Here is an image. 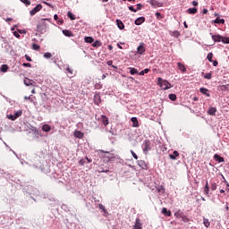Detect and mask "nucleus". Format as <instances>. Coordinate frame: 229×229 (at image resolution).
I'll return each mask as SVG.
<instances>
[{
	"label": "nucleus",
	"instance_id": "obj_1",
	"mask_svg": "<svg viewBox=\"0 0 229 229\" xmlns=\"http://www.w3.org/2000/svg\"><path fill=\"white\" fill-rule=\"evenodd\" d=\"M157 85H159V87H163V90H168V89H171L170 82L167 81H164L162 77L157 78Z\"/></svg>",
	"mask_w": 229,
	"mask_h": 229
},
{
	"label": "nucleus",
	"instance_id": "obj_2",
	"mask_svg": "<svg viewBox=\"0 0 229 229\" xmlns=\"http://www.w3.org/2000/svg\"><path fill=\"white\" fill-rule=\"evenodd\" d=\"M40 10H42V4H39L36 5V7L30 12V13L33 17V15L38 13V12H40Z\"/></svg>",
	"mask_w": 229,
	"mask_h": 229
},
{
	"label": "nucleus",
	"instance_id": "obj_3",
	"mask_svg": "<svg viewBox=\"0 0 229 229\" xmlns=\"http://www.w3.org/2000/svg\"><path fill=\"white\" fill-rule=\"evenodd\" d=\"M137 51L139 55H144V53H146V47H144V43L140 44V46L137 47Z\"/></svg>",
	"mask_w": 229,
	"mask_h": 229
},
{
	"label": "nucleus",
	"instance_id": "obj_4",
	"mask_svg": "<svg viewBox=\"0 0 229 229\" xmlns=\"http://www.w3.org/2000/svg\"><path fill=\"white\" fill-rule=\"evenodd\" d=\"M151 149V142L149 140H145L143 142V151H149Z\"/></svg>",
	"mask_w": 229,
	"mask_h": 229
},
{
	"label": "nucleus",
	"instance_id": "obj_5",
	"mask_svg": "<svg viewBox=\"0 0 229 229\" xmlns=\"http://www.w3.org/2000/svg\"><path fill=\"white\" fill-rule=\"evenodd\" d=\"M94 103L97 106H99L101 104V95H99L98 93H96L94 95Z\"/></svg>",
	"mask_w": 229,
	"mask_h": 229
},
{
	"label": "nucleus",
	"instance_id": "obj_6",
	"mask_svg": "<svg viewBox=\"0 0 229 229\" xmlns=\"http://www.w3.org/2000/svg\"><path fill=\"white\" fill-rule=\"evenodd\" d=\"M177 69H179L181 72H187V67L182 63H177Z\"/></svg>",
	"mask_w": 229,
	"mask_h": 229
},
{
	"label": "nucleus",
	"instance_id": "obj_7",
	"mask_svg": "<svg viewBox=\"0 0 229 229\" xmlns=\"http://www.w3.org/2000/svg\"><path fill=\"white\" fill-rule=\"evenodd\" d=\"M177 217H179L181 219V221H182V223H189V217H187L185 215H182L180 213L176 214Z\"/></svg>",
	"mask_w": 229,
	"mask_h": 229
},
{
	"label": "nucleus",
	"instance_id": "obj_8",
	"mask_svg": "<svg viewBox=\"0 0 229 229\" xmlns=\"http://www.w3.org/2000/svg\"><path fill=\"white\" fill-rule=\"evenodd\" d=\"M150 4L152 5V6H154L155 8H161V6H164V4H162V3H160V2H158V1H157V0H152L151 2H150Z\"/></svg>",
	"mask_w": 229,
	"mask_h": 229
},
{
	"label": "nucleus",
	"instance_id": "obj_9",
	"mask_svg": "<svg viewBox=\"0 0 229 229\" xmlns=\"http://www.w3.org/2000/svg\"><path fill=\"white\" fill-rule=\"evenodd\" d=\"M132 229H142V223H140V218H136V222Z\"/></svg>",
	"mask_w": 229,
	"mask_h": 229
},
{
	"label": "nucleus",
	"instance_id": "obj_10",
	"mask_svg": "<svg viewBox=\"0 0 229 229\" xmlns=\"http://www.w3.org/2000/svg\"><path fill=\"white\" fill-rule=\"evenodd\" d=\"M145 21H146V18L140 17L135 20L134 24H136V26H140V24H142Z\"/></svg>",
	"mask_w": 229,
	"mask_h": 229
},
{
	"label": "nucleus",
	"instance_id": "obj_11",
	"mask_svg": "<svg viewBox=\"0 0 229 229\" xmlns=\"http://www.w3.org/2000/svg\"><path fill=\"white\" fill-rule=\"evenodd\" d=\"M212 39L214 40V42H221L223 36L217 34V35H212Z\"/></svg>",
	"mask_w": 229,
	"mask_h": 229
},
{
	"label": "nucleus",
	"instance_id": "obj_12",
	"mask_svg": "<svg viewBox=\"0 0 229 229\" xmlns=\"http://www.w3.org/2000/svg\"><path fill=\"white\" fill-rule=\"evenodd\" d=\"M101 122L103 123L104 126H108L109 124V121H108V117H106V115H101Z\"/></svg>",
	"mask_w": 229,
	"mask_h": 229
},
{
	"label": "nucleus",
	"instance_id": "obj_13",
	"mask_svg": "<svg viewBox=\"0 0 229 229\" xmlns=\"http://www.w3.org/2000/svg\"><path fill=\"white\" fill-rule=\"evenodd\" d=\"M131 121L132 123L133 128H139V120L137 119V117H132Z\"/></svg>",
	"mask_w": 229,
	"mask_h": 229
},
{
	"label": "nucleus",
	"instance_id": "obj_14",
	"mask_svg": "<svg viewBox=\"0 0 229 229\" xmlns=\"http://www.w3.org/2000/svg\"><path fill=\"white\" fill-rule=\"evenodd\" d=\"M171 160H176V157H180V153L177 150H174L173 154L169 155Z\"/></svg>",
	"mask_w": 229,
	"mask_h": 229
},
{
	"label": "nucleus",
	"instance_id": "obj_15",
	"mask_svg": "<svg viewBox=\"0 0 229 229\" xmlns=\"http://www.w3.org/2000/svg\"><path fill=\"white\" fill-rule=\"evenodd\" d=\"M85 134H83V132H81V131H74V137H76V139H83Z\"/></svg>",
	"mask_w": 229,
	"mask_h": 229
},
{
	"label": "nucleus",
	"instance_id": "obj_16",
	"mask_svg": "<svg viewBox=\"0 0 229 229\" xmlns=\"http://www.w3.org/2000/svg\"><path fill=\"white\" fill-rule=\"evenodd\" d=\"M42 131L45 132H49V131L51 130V125L45 123L42 128H41Z\"/></svg>",
	"mask_w": 229,
	"mask_h": 229
},
{
	"label": "nucleus",
	"instance_id": "obj_17",
	"mask_svg": "<svg viewBox=\"0 0 229 229\" xmlns=\"http://www.w3.org/2000/svg\"><path fill=\"white\" fill-rule=\"evenodd\" d=\"M216 112H217V108L209 107L208 114V115H216Z\"/></svg>",
	"mask_w": 229,
	"mask_h": 229
},
{
	"label": "nucleus",
	"instance_id": "obj_18",
	"mask_svg": "<svg viewBox=\"0 0 229 229\" xmlns=\"http://www.w3.org/2000/svg\"><path fill=\"white\" fill-rule=\"evenodd\" d=\"M201 94H204V96H207V98H210V94L208 93V89L206 88H200Z\"/></svg>",
	"mask_w": 229,
	"mask_h": 229
},
{
	"label": "nucleus",
	"instance_id": "obj_19",
	"mask_svg": "<svg viewBox=\"0 0 229 229\" xmlns=\"http://www.w3.org/2000/svg\"><path fill=\"white\" fill-rule=\"evenodd\" d=\"M63 34L65 37H74V34H72V31L69 30H63Z\"/></svg>",
	"mask_w": 229,
	"mask_h": 229
},
{
	"label": "nucleus",
	"instance_id": "obj_20",
	"mask_svg": "<svg viewBox=\"0 0 229 229\" xmlns=\"http://www.w3.org/2000/svg\"><path fill=\"white\" fill-rule=\"evenodd\" d=\"M162 214H164L167 217H171L172 216L171 210H167L165 208H163Z\"/></svg>",
	"mask_w": 229,
	"mask_h": 229
},
{
	"label": "nucleus",
	"instance_id": "obj_21",
	"mask_svg": "<svg viewBox=\"0 0 229 229\" xmlns=\"http://www.w3.org/2000/svg\"><path fill=\"white\" fill-rule=\"evenodd\" d=\"M116 25L118 26L119 30H124V23H123V21L116 20Z\"/></svg>",
	"mask_w": 229,
	"mask_h": 229
},
{
	"label": "nucleus",
	"instance_id": "obj_22",
	"mask_svg": "<svg viewBox=\"0 0 229 229\" xmlns=\"http://www.w3.org/2000/svg\"><path fill=\"white\" fill-rule=\"evenodd\" d=\"M214 158H215V160H216V162H219V163L225 162V158L222 157L221 156L217 155V154H216V155L214 156Z\"/></svg>",
	"mask_w": 229,
	"mask_h": 229
},
{
	"label": "nucleus",
	"instance_id": "obj_23",
	"mask_svg": "<svg viewBox=\"0 0 229 229\" xmlns=\"http://www.w3.org/2000/svg\"><path fill=\"white\" fill-rule=\"evenodd\" d=\"M139 165L140 167H141L142 169L148 170V165H146V162L143 160H140L139 162Z\"/></svg>",
	"mask_w": 229,
	"mask_h": 229
},
{
	"label": "nucleus",
	"instance_id": "obj_24",
	"mask_svg": "<svg viewBox=\"0 0 229 229\" xmlns=\"http://www.w3.org/2000/svg\"><path fill=\"white\" fill-rule=\"evenodd\" d=\"M24 85H26L27 87H30V85H33V81L30 80L28 78L24 79Z\"/></svg>",
	"mask_w": 229,
	"mask_h": 229
},
{
	"label": "nucleus",
	"instance_id": "obj_25",
	"mask_svg": "<svg viewBox=\"0 0 229 229\" xmlns=\"http://www.w3.org/2000/svg\"><path fill=\"white\" fill-rule=\"evenodd\" d=\"M84 42H86L87 44H92V42H94V38H92V37H86L84 38Z\"/></svg>",
	"mask_w": 229,
	"mask_h": 229
},
{
	"label": "nucleus",
	"instance_id": "obj_26",
	"mask_svg": "<svg viewBox=\"0 0 229 229\" xmlns=\"http://www.w3.org/2000/svg\"><path fill=\"white\" fill-rule=\"evenodd\" d=\"M128 69H129L131 75L139 74V70H137L136 68L129 67Z\"/></svg>",
	"mask_w": 229,
	"mask_h": 229
},
{
	"label": "nucleus",
	"instance_id": "obj_27",
	"mask_svg": "<svg viewBox=\"0 0 229 229\" xmlns=\"http://www.w3.org/2000/svg\"><path fill=\"white\" fill-rule=\"evenodd\" d=\"M209 191H210V188L208 187V181H206V185L204 187V193L208 194Z\"/></svg>",
	"mask_w": 229,
	"mask_h": 229
},
{
	"label": "nucleus",
	"instance_id": "obj_28",
	"mask_svg": "<svg viewBox=\"0 0 229 229\" xmlns=\"http://www.w3.org/2000/svg\"><path fill=\"white\" fill-rule=\"evenodd\" d=\"M188 13H191V14L198 13V8L194 7V8L188 9Z\"/></svg>",
	"mask_w": 229,
	"mask_h": 229
},
{
	"label": "nucleus",
	"instance_id": "obj_29",
	"mask_svg": "<svg viewBox=\"0 0 229 229\" xmlns=\"http://www.w3.org/2000/svg\"><path fill=\"white\" fill-rule=\"evenodd\" d=\"M101 46H102V43H101V41H99V40H97V41H95V42L92 44V47H101Z\"/></svg>",
	"mask_w": 229,
	"mask_h": 229
},
{
	"label": "nucleus",
	"instance_id": "obj_30",
	"mask_svg": "<svg viewBox=\"0 0 229 229\" xmlns=\"http://www.w3.org/2000/svg\"><path fill=\"white\" fill-rule=\"evenodd\" d=\"M203 225L206 226V228H208V226H210V221H208V219L207 218H203Z\"/></svg>",
	"mask_w": 229,
	"mask_h": 229
},
{
	"label": "nucleus",
	"instance_id": "obj_31",
	"mask_svg": "<svg viewBox=\"0 0 229 229\" xmlns=\"http://www.w3.org/2000/svg\"><path fill=\"white\" fill-rule=\"evenodd\" d=\"M15 119H18V117H21V115H22V110H19V111H16L14 114H13Z\"/></svg>",
	"mask_w": 229,
	"mask_h": 229
},
{
	"label": "nucleus",
	"instance_id": "obj_32",
	"mask_svg": "<svg viewBox=\"0 0 229 229\" xmlns=\"http://www.w3.org/2000/svg\"><path fill=\"white\" fill-rule=\"evenodd\" d=\"M171 35L172 37H174V38H178V37H180V31L178 30L172 31Z\"/></svg>",
	"mask_w": 229,
	"mask_h": 229
},
{
	"label": "nucleus",
	"instance_id": "obj_33",
	"mask_svg": "<svg viewBox=\"0 0 229 229\" xmlns=\"http://www.w3.org/2000/svg\"><path fill=\"white\" fill-rule=\"evenodd\" d=\"M215 24H225V19L216 18L215 20Z\"/></svg>",
	"mask_w": 229,
	"mask_h": 229
},
{
	"label": "nucleus",
	"instance_id": "obj_34",
	"mask_svg": "<svg viewBox=\"0 0 229 229\" xmlns=\"http://www.w3.org/2000/svg\"><path fill=\"white\" fill-rule=\"evenodd\" d=\"M68 17L71 21H76V16L71 12H68Z\"/></svg>",
	"mask_w": 229,
	"mask_h": 229
},
{
	"label": "nucleus",
	"instance_id": "obj_35",
	"mask_svg": "<svg viewBox=\"0 0 229 229\" xmlns=\"http://www.w3.org/2000/svg\"><path fill=\"white\" fill-rule=\"evenodd\" d=\"M8 69H9V67L7 66V64H3L1 67L2 72H7Z\"/></svg>",
	"mask_w": 229,
	"mask_h": 229
},
{
	"label": "nucleus",
	"instance_id": "obj_36",
	"mask_svg": "<svg viewBox=\"0 0 229 229\" xmlns=\"http://www.w3.org/2000/svg\"><path fill=\"white\" fill-rule=\"evenodd\" d=\"M221 42H223V44H229V38L222 37Z\"/></svg>",
	"mask_w": 229,
	"mask_h": 229
},
{
	"label": "nucleus",
	"instance_id": "obj_37",
	"mask_svg": "<svg viewBox=\"0 0 229 229\" xmlns=\"http://www.w3.org/2000/svg\"><path fill=\"white\" fill-rule=\"evenodd\" d=\"M98 208L100 210H102L105 214H107L108 212L106 211V208H105V206L103 204H99Z\"/></svg>",
	"mask_w": 229,
	"mask_h": 229
},
{
	"label": "nucleus",
	"instance_id": "obj_38",
	"mask_svg": "<svg viewBox=\"0 0 229 229\" xmlns=\"http://www.w3.org/2000/svg\"><path fill=\"white\" fill-rule=\"evenodd\" d=\"M168 98L171 101H176V94H170Z\"/></svg>",
	"mask_w": 229,
	"mask_h": 229
},
{
	"label": "nucleus",
	"instance_id": "obj_39",
	"mask_svg": "<svg viewBox=\"0 0 229 229\" xmlns=\"http://www.w3.org/2000/svg\"><path fill=\"white\" fill-rule=\"evenodd\" d=\"M213 56H214V54H212V53L208 54L207 58H208V62H214V60H212Z\"/></svg>",
	"mask_w": 229,
	"mask_h": 229
},
{
	"label": "nucleus",
	"instance_id": "obj_40",
	"mask_svg": "<svg viewBox=\"0 0 229 229\" xmlns=\"http://www.w3.org/2000/svg\"><path fill=\"white\" fill-rule=\"evenodd\" d=\"M112 64H114V61H112V60L106 62L107 65L112 66L113 69H117V66H115V65Z\"/></svg>",
	"mask_w": 229,
	"mask_h": 229
},
{
	"label": "nucleus",
	"instance_id": "obj_41",
	"mask_svg": "<svg viewBox=\"0 0 229 229\" xmlns=\"http://www.w3.org/2000/svg\"><path fill=\"white\" fill-rule=\"evenodd\" d=\"M23 4H26V6H30L31 4V1L30 0H20Z\"/></svg>",
	"mask_w": 229,
	"mask_h": 229
},
{
	"label": "nucleus",
	"instance_id": "obj_42",
	"mask_svg": "<svg viewBox=\"0 0 229 229\" xmlns=\"http://www.w3.org/2000/svg\"><path fill=\"white\" fill-rule=\"evenodd\" d=\"M206 80H212V73L208 72L204 75Z\"/></svg>",
	"mask_w": 229,
	"mask_h": 229
},
{
	"label": "nucleus",
	"instance_id": "obj_43",
	"mask_svg": "<svg viewBox=\"0 0 229 229\" xmlns=\"http://www.w3.org/2000/svg\"><path fill=\"white\" fill-rule=\"evenodd\" d=\"M32 49H34V51H38V49H40V46L37 45V44H33L32 45Z\"/></svg>",
	"mask_w": 229,
	"mask_h": 229
},
{
	"label": "nucleus",
	"instance_id": "obj_44",
	"mask_svg": "<svg viewBox=\"0 0 229 229\" xmlns=\"http://www.w3.org/2000/svg\"><path fill=\"white\" fill-rule=\"evenodd\" d=\"M217 189V183L212 182L211 183V191H216Z\"/></svg>",
	"mask_w": 229,
	"mask_h": 229
},
{
	"label": "nucleus",
	"instance_id": "obj_45",
	"mask_svg": "<svg viewBox=\"0 0 229 229\" xmlns=\"http://www.w3.org/2000/svg\"><path fill=\"white\" fill-rule=\"evenodd\" d=\"M156 17L158 19V21H160V19H164V16L160 13H156Z\"/></svg>",
	"mask_w": 229,
	"mask_h": 229
},
{
	"label": "nucleus",
	"instance_id": "obj_46",
	"mask_svg": "<svg viewBox=\"0 0 229 229\" xmlns=\"http://www.w3.org/2000/svg\"><path fill=\"white\" fill-rule=\"evenodd\" d=\"M53 56V55H51V53L47 52L44 54V58H51Z\"/></svg>",
	"mask_w": 229,
	"mask_h": 229
},
{
	"label": "nucleus",
	"instance_id": "obj_47",
	"mask_svg": "<svg viewBox=\"0 0 229 229\" xmlns=\"http://www.w3.org/2000/svg\"><path fill=\"white\" fill-rule=\"evenodd\" d=\"M131 153L133 158H135V160L139 159V157L137 156V154L133 150H131Z\"/></svg>",
	"mask_w": 229,
	"mask_h": 229
},
{
	"label": "nucleus",
	"instance_id": "obj_48",
	"mask_svg": "<svg viewBox=\"0 0 229 229\" xmlns=\"http://www.w3.org/2000/svg\"><path fill=\"white\" fill-rule=\"evenodd\" d=\"M7 117H8V119H10L11 121H15V116H14V114H9V115H7Z\"/></svg>",
	"mask_w": 229,
	"mask_h": 229
},
{
	"label": "nucleus",
	"instance_id": "obj_49",
	"mask_svg": "<svg viewBox=\"0 0 229 229\" xmlns=\"http://www.w3.org/2000/svg\"><path fill=\"white\" fill-rule=\"evenodd\" d=\"M143 6L144 5H142V4H138L136 8L137 12H139V10H142Z\"/></svg>",
	"mask_w": 229,
	"mask_h": 229
},
{
	"label": "nucleus",
	"instance_id": "obj_50",
	"mask_svg": "<svg viewBox=\"0 0 229 229\" xmlns=\"http://www.w3.org/2000/svg\"><path fill=\"white\" fill-rule=\"evenodd\" d=\"M22 66L23 67H31V64H30V63H23Z\"/></svg>",
	"mask_w": 229,
	"mask_h": 229
},
{
	"label": "nucleus",
	"instance_id": "obj_51",
	"mask_svg": "<svg viewBox=\"0 0 229 229\" xmlns=\"http://www.w3.org/2000/svg\"><path fill=\"white\" fill-rule=\"evenodd\" d=\"M25 60H27V62H31V57L28 55H25Z\"/></svg>",
	"mask_w": 229,
	"mask_h": 229
},
{
	"label": "nucleus",
	"instance_id": "obj_52",
	"mask_svg": "<svg viewBox=\"0 0 229 229\" xmlns=\"http://www.w3.org/2000/svg\"><path fill=\"white\" fill-rule=\"evenodd\" d=\"M129 10H130L131 12H134V13L137 12V9H134V8H133V5L129 6Z\"/></svg>",
	"mask_w": 229,
	"mask_h": 229
},
{
	"label": "nucleus",
	"instance_id": "obj_53",
	"mask_svg": "<svg viewBox=\"0 0 229 229\" xmlns=\"http://www.w3.org/2000/svg\"><path fill=\"white\" fill-rule=\"evenodd\" d=\"M14 37H16V38H21V35H19V33L17 31L13 32Z\"/></svg>",
	"mask_w": 229,
	"mask_h": 229
},
{
	"label": "nucleus",
	"instance_id": "obj_54",
	"mask_svg": "<svg viewBox=\"0 0 229 229\" xmlns=\"http://www.w3.org/2000/svg\"><path fill=\"white\" fill-rule=\"evenodd\" d=\"M79 164H80V165H85V159H81L79 161Z\"/></svg>",
	"mask_w": 229,
	"mask_h": 229
},
{
	"label": "nucleus",
	"instance_id": "obj_55",
	"mask_svg": "<svg viewBox=\"0 0 229 229\" xmlns=\"http://www.w3.org/2000/svg\"><path fill=\"white\" fill-rule=\"evenodd\" d=\"M66 71H67V72H69V74H72V69L67 67Z\"/></svg>",
	"mask_w": 229,
	"mask_h": 229
},
{
	"label": "nucleus",
	"instance_id": "obj_56",
	"mask_svg": "<svg viewBox=\"0 0 229 229\" xmlns=\"http://www.w3.org/2000/svg\"><path fill=\"white\" fill-rule=\"evenodd\" d=\"M158 192H164V186H161L157 189Z\"/></svg>",
	"mask_w": 229,
	"mask_h": 229
},
{
	"label": "nucleus",
	"instance_id": "obj_57",
	"mask_svg": "<svg viewBox=\"0 0 229 229\" xmlns=\"http://www.w3.org/2000/svg\"><path fill=\"white\" fill-rule=\"evenodd\" d=\"M191 4L193 5V6H198V1H192L191 2Z\"/></svg>",
	"mask_w": 229,
	"mask_h": 229
},
{
	"label": "nucleus",
	"instance_id": "obj_58",
	"mask_svg": "<svg viewBox=\"0 0 229 229\" xmlns=\"http://www.w3.org/2000/svg\"><path fill=\"white\" fill-rule=\"evenodd\" d=\"M149 69L148 68H146L145 70H143V72H144V74H148V72H149Z\"/></svg>",
	"mask_w": 229,
	"mask_h": 229
},
{
	"label": "nucleus",
	"instance_id": "obj_59",
	"mask_svg": "<svg viewBox=\"0 0 229 229\" xmlns=\"http://www.w3.org/2000/svg\"><path fill=\"white\" fill-rule=\"evenodd\" d=\"M218 62L217 61H213V65H214V67H217V65H218Z\"/></svg>",
	"mask_w": 229,
	"mask_h": 229
},
{
	"label": "nucleus",
	"instance_id": "obj_60",
	"mask_svg": "<svg viewBox=\"0 0 229 229\" xmlns=\"http://www.w3.org/2000/svg\"><path fill=\"white\" fill-rule=\"evenodd\" d=\"M106 155H108V156H107L108 160H109V161L112 160V157L110 156V153L106 152Z\"/></svg>",
	"mask_w": 229,
	"mask_h": 229
},
{
	"label": "nucleus",
	"instance_id": "obj_61",
	"mask_svg": "<svg viewBox=\"0 0 229 229\" xmlns=\"http://www.w3.org/2000/svg\"><path fill=\"white\" fill-rule=\"evenodd\" d=\"M85 158H86V160H88L89 164L92 163V159L89 158L88 157H86Z\"/></svg>",
	"mask_w": 229,
	"mask_h": 229
},
{
	"label": "nucleus",
	"instance_id": "obj_62",
	"mask_svg": "<svg viewBox=\"0 0 229 229\" xmlns=\"http://www.w3.org/2000/svg\"><path fill=\"white\" fill-rule=\"evenodd\" d=\"M202 13H204V14H207V13H208V9H203V12H202Z\"/></svg>",
	"mask_w": 229,
	"mask_h": 229
},
{
	"label": "nucleus",
	"instance_id": "obj_63",
	"mask_svg": "<svg viewBox=\"0 0 229 229\" xmlns=\"http://www.w3.org/2000/svg\"><path fill=\"white\" fill-rule=\"evenodd\" d=\"M108 49L109 51H112V49H114V47L112 45H108Z\"/></svg>",
	"mask_w": 229,
	"mask_h": 229
},
{
	"label": "nucleus",
	"instance_id": "obj_64",
	"mask_svg": "<svg viewBox=\"0 0 229 229\" xmlns=\"http://www.w3.org/2000/svg\"><path fill=\"white\" fill-rule=\"evenodd\" d=\"M54 19H55V21H58V15H57V14H55V15H54Z\"/></svg>",
	"mask_w": 229,
	"mask_h": 229
}]
</instances>
